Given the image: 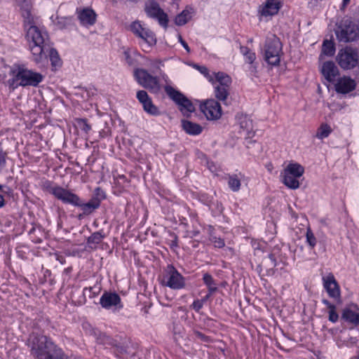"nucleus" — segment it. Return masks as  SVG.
Wrapping results in <instances>:
<instances>
[{
  "instance_id": "1",
  "label": "nucleus",
  "mask_w": 359,
  "mask_h": 359,
  "mask_svg": "<svg viewBox=\"0 0 359 359\" xmlns=\"http://www.w3.org/2000/svg\"><path fill=\"white\" fill-rule=\"evenodd\" d=\"M28 345L32 355L37 359H68L62 350L44 335L31 334Z\"/></svg>"
},
{
  "instance_id": "2",
  "label": "nucleus",
  "mask_w": 359,
  "mask_h": 359,
  "mask_svg": "<svg viewBox=\"0 0 359 359\" xmlns=\"http://www.w3.org/2000/svg\"><path fill=\"white\" fill-rule=\"evenodd\" d=\"M26 37L29 42V49L34 62L43 61L46 59L44 52L48 49L49 39L46 31L35 25L26 28Z\"/></svg>"
},
{
  "instance_id": "3",
  "label": "nucleus",
  "mask_w": 359,
  "mask_h": 359,
  "mask_svg": "<svg viewBox=\"0 0 359 359\" xmlns=\"http://www.w3.org/2000/svg\"><path fill=\"white\" fill-rule=\"evenodd\" d=\"M10 75L11 79L8 80L7 83L13 90L18 86H37L44 79L41 74L18 65L11 67Z\"/></svg>"
},
{
  "instance_id": "4",
  "label": "nucleus",
  "mask_w": 359,
  "mask_h": 359,
  "mask_svg": "<svg viewBox=\"0 0 359 359\" xmlns=\"http://www.w3.org/2000/svg\"><path fill=\"white\" fill-rule=\"evenodd\" d=\"M212 83L214 88L215 97L225 103L230 94V88L232 83L231 78L223 72H213Z\"/></svg>"
},
{
  "instance_id": "5",
  "label": "nucleus",
  "mask_w": 359,
  "mask_h": 359,
  "mask_svg": "<svg viewBox=\"0 0 359 359\" xmlns=\"http://www.w3.org/2000/svg\"><path fill=\"white\" fill-rule=\"evenodd\" d=\"M130 29L142 40L140 43L144 51H149L151 47L156 45V38L154 32L140 21H135L131 23Z\"/></svg>"
},
{
  "instance_id": "6",
  "label": "nucleus",
  "mask_w": 359,
  "mask_h": 359,
  "mask_svg": "<svg viewBox=\"0 0 359 359\" xmlns=\"http://www.w3.org/2000/svg\"><path fill=\"white\" fill-rule=\"evenodd\" d=\"M282 50L281 43L276 36H271L266 41L264 48V60L271 66H277L280 63Z\"/></svg>"
},
{
  "instance_id": "7",
  "label": "nucleus",
  "mask_w": 359,
  "mask_h": 359,
  "mask_svg": "<svg viewBox=\"0 0 359 359\" xmlns=\"http://www.w3.org/2000/svg\"><path fill=\"white\" fill-rule=\"evenodd\" d=\"M336 35L339 41H352L359 37V29L350 19L346 18L339 23Z\"/></svg>"
},
{
  "instance_id": "8",
  "label": "nucleus",
  "mask_w": 359,
  "mask_h": 359,
  "mask_svg": "<svg viewBox=\"0 0 359 359\" xmlns=\"http://www.w3.org/2000/svg\"><path fill=\"white\" fill-rule=\"evenodd\" d=\"M164 89L169 97L179 106V109L184 116H189L195 111L192 102L180 91L171 86H166Z\"/></svg>"
},
{
  "instance_id": "9",
  "label": "nucleus",
  "mask_w": 359,
  "mask_h": 359,
  "mask_svg": "<svg viewBox=\"0 0 359 359\" xmlns=\"http://www.w3.org/2000/svg\"><path fill=\"white\" fill-rule=\"evenodd\" d=\"M161 284L172 290H181L185 287V280L173 266L168 265L164 271Z\"/></svg>"
},
{
  "instance_id": "10",
  "label": "nucleus",
  "mask_w": 359,
  "mask_h": 359,
  "mask_svg": "<svg viewBox=\"0 0 359 359\" xmlns=\"http://www.w3.org/2000/svg\"><path fill=\"white\" fill-rule=\"evenodd\" d=\"M134 76L137 82L143 88L157 93L161 89L158 79L149 74L146 69L137 68L134 70Z\"/></svg>"
},
{
  "instance_id": "11",
  "label": "nucleus",
  "mask_w": 359,
  "mask_h": 359,
  "mask_svg": "<svg viewBox=\"0 0 359 359\" xmlns=\"http://www.w3.org/2000/svg\"><path fill=\"white\" fill-rule=\"evenodd\" d=\"M336 60L341 68L351 69L358 65L359 55L357 50L346 47L339 50Z\"/></svg>"
},
{
  "instance_id": "12",
  "label": "nucleus",
  "mask_w": 359,
  "mask_h": 359,
  "mask_svg": "<svg viewBox=\"0 0 359 359\" xmlns=\"http://www.w3.org/2000/svg\"><path fill=\"white\" fill-rule=\"evenodd\" d=\"M50 192L64 203L71 204L74 206L80 205L79 197L69 189L55 186L50 188Z\"/></svg>"
},
{
  "instance_id": "13",
  "label": "nucleus",
  "mask_w": 359,
  "mask_h": 359,
  "mask_svg": "<svg viewBox=\"0 0 359 359\" xmlns=\"http://www.w3.org/2000/svg\"><path fill=\"white\" fill-rule=\"evenodd\" d=\"M200 109L208 120H217L222 114L220 104L214 99L204 101L201 104Z\"/></svg>"
},
{
  "instance_id": "14",
  "label": "nucleus",
  "mask_w": 359,
  "mask_h": 359,
  "mask_svg": "<svg viewBox=\"0 0 359 359\" xmlns=\"http://www.w3.org/2000/svg\"><path fill=\"white\" fill-rule=\"evenodd\" d=\"M145 11L148 16L156 19L162 27L164 28L168 27V15L157 2L154 0L147 1L145 4Z\"/></svg>"
},
{
  "instance_id": "15",
  "label": "nucleus",
  "mask_w": 359,
  "mask_h": 359,
  "mask_svg": "<svg viewBox=\"0 0 359 359\" xmlns=\"http://www.w3.org/2000/svg\"><path fill=\"white\" fill-rule=\"evenodd\" d=\"M102 307L112 311H117L123 307L119 295L115 292H104L100 299Z\"/></svg>"
},
{
  "instance_id": "16",
  "label": "nucleus",
  "mask_w": 359,
  "mask_h": 359,
  "mask_svg": "<svg viewBox=\"0 0 359 359\" xmlns=\"http://www.w3.org/2000/svg\"><path fill=\"white\" fill-rule=\"evenodd\" d=\"M281 7L280 0H266L258 9L260 18H268L276 15Z\"/></svg>"
},
{
  "instance_id": "17",
  "label": "nucleus",
  "mask_w": 359,
  "mask_h": 359,
  "mask_svg": "<svg viewBox=\"0 0 359 359\" xmlns=\"http://www.w3.org/2000/svg\"><path fill=\"white\" fill-rule=\"evenodd\" d=\"M323 287L329 296L334 299L340 297L339 286L332 273H328L322 278Z\"/></svg>"
},
{
  "instance_id": "18",
  "label": "nucleus",
  "mask_w": 359,
  "mask_h": 359,
  "mask_svg": "<svg viewBox=\"0 0 359 359\" xmlns=\"http://www.w3.org/2000/svg\"><path fill=\"white\" fill-rule=\"evenodd\" d=\"M137 99L142 104L143 109L147 113L153 116L160 115L158 109L153 104L151 99L145 90L137 91Z\"/></svg>"
},
{
  "instance_id": "19",
  "label": "nucleus",
  "mask_w": 359,
  "mask_h": 359,
  "mask_svg": "<svg viewBox=\"0 0 359 359\" xmlns=\"http://www.w3.org/2000/svg\"><path fill=\"white\" fill-rule=\"evenodd\" d=\"M341 318L348 323L359 325V307L355 304L346 305L343 309Z\"/></svg>"
},
{
  "instance_id": "20",
  "label": "nucleus",
  "mask_w": 359,
  "mask_h": 359,
  "mask_svg": "<svg viewBox=\"0 0 359 359\" xmlns=\"http://www.w3.org/2000/svg\"><path fill=\"white\" fill-rule=\"evenodd\" d=\"M355 80L346 76L338 79L334 84L336 92L341 94L348 93L355 90Z\"/></svg>"
},
{
  "instance_id": "21",
  "label": "nucleus",
  "mask_w": 359,
  "mask_h": 359,
  "mask_svg": "<svg viewBox=\"0 0 359 359\" xmlns=\"http://www.w3.org/2000/svg\"><path fill=\"white\" fill-rule=\"evenodd\" d=\"M78 18L80 23L85 27L93 25L96 22L97 15L95 11L89 8L77 10Z\"/></svg>"
},
{
  "instance_id": "22",
  "label": "nucleus",
  "mask_w": 359,
  "mask_h": 359,
  "mask_svg": "<svg viewBox=\"0 0 359 359\" xmlns=\"http://www.w3.org/2000/svg\"><path fill=\"white\" fill-rule=\"evenodd\" d=\"M321 73L326 80L333 82L335 77L339 74V69L332 61L325 62L321 67Z\"/></svg>"
},
{
  "instance_id": "23",
  "label": "nucleus",
  "mask_w": 359,
  "mask_h": 359,
  "mask_svg": "<svg viewBox=\"0 0 359 359\" xmlns=\"http://www.w3.org/2000/svg\"><path fill=\"white\" fill-rule=\"evenodd\" d=\"M240 134L245 138H251L255 135L252 121L247 116H243L240 119Z\"/></svg>"
},
{
  "instance_id": "24",
  "label": "nucleus",
  "mask_w": 359,
  "mask_h": 359,
  "mask_svg": "<svg viewBox=\"0 0 359 359\" xmlns=\"http://www.w3.org/2000/svg\"><path fill=\"white\" fill-rule=\"evenodd\" d=\"M46 59L43 61L35 62L36 64H39L41 66H45L48 63V57H50V60L53 67H57L60 65V59L57 50L50 45H48V49L44 52Z\"/></svg>"
},
{
  "instance_id": "25",
  "label": "nucleus",
  "mask_w": 359,
  "mask_h": 359,
  "mask_svg": "<svg viewBox=\"0 0 359 359\" xmlns=\"http://www.w3.org/2000/svg\"><path fill=\"white\" fill-rule=\"evenodd\" d=\"M182 126L184 131L191 135H198L203 130L202 126L199 124L187 120L182 121Z\"/></svg>"
},
{
  "instance_id": "26",
  "label": "nucleus",
  "mask_w": 359,
  "mask_h": 359,
  "mask_svg": "<svg viewBox=\"0 0 359 359\" xmlns=\"http://www.w3.org/2000/svg\"><path fill=\"white\" fill-rule=\"evenodd\" d=\"M194 9L191 7H187L180 14H178L175 20V22L178 26H182L187 24L192 18Z\"/></svg>"
},
{
  "instance_id": "27",
  "label": "nucleus",
  "mask_w": 359,
  "mask_h": 359,
  "mask_svg": "<svg viewBox=\"0 0 359 359\" xmlns=\"http://www.w3.org/2000/svg\"><path fill=\"white\" fill-rule=\"evenodd\" d=\"M290 175L300 177L304 172V168L302 165L297 163H290L283 171Z\"/></svg>"
},
{
  "instance_id": "28",
  "label": "nucleus",
  "mask_w": 359,
  "mask_h": 359,
  "mask_svg": "<svg viewBox=\"0 0 359 359\" xmlns=\"http://www.w3.org/2000/svg\"><path fill=\"white\" fill-rule=\"evenodd\" d=\"M280 177L282 178V182L288 188L291 189H297L299 187L300 184L297 180L299 177L288 175L283 172L280 173Z\"/></svg>"
},
{
  "instance_id": "29",
  "label": "nucleus",
  "mask_w": 359,
  "mask_h": 359,
  "mask_svg": "<svg viewBox=\"0 0 359 359\" xmlns=\"http://www.w3.org/2000/svg\"><path fill=\"white\" fill-rule=\"evenodd\" d=\"M241 177L242 175L241 173L238 175L235 174L229 176L228 185L231 191L236 192L240 189L241 185Z\"/></svg>"
},
{
  "instance_id": "30",
  "label": "nucleus",
  "mask_w": 359,
  "mask_h": 359,
  "mask_svg": "<svg viewBox=\"0 0 359 359\" xmlns=\"http://www.w3.org/2000/svg\"><path fill=\"white\" fill-rule=\"evenodd\" d=\"M332 132V129L330 125L327 123H322L319 126L317 130L316 137L318 140H323L327 137Z\"/></svg>"
},
{
  "instance_id": "31",
  "label": "nucleus",
  "mask_w": 359,
  "mask_h": 359,
  "mask_svg": "<svg viewBox=\"0 0 359 359\" xmlns=\"http://www.w3.org/2000/svg\"><path fill=\"white\" fill-rule=\"evenodd\" d=\"M203 280L210 293H214L217 290V284L211 275L209 273H204Z\"/></svg>"
},
{
  "instance_id": "32",
  "label": "nucleus",
  "mask_w": 359,
  "mask_h": 359,
  "mask_svg": "<svg viewBox=\"0 0 359 359\" xmlns=\"http://www.w3.org/2000/svg\"><path fill=\"white\" fill-rule=\"evenodd\" d=\"M335 48L334 43L330 41H325L323 47H322V53L320 56V58L322 59L323 55L327 56H332L334 54Z\"/></svg>"
},
{
  "instance_id": "33",
  "label": "nucleus",
  "mask_w": 359,
  "mask_h": 359,
  "mask_svg": "<svg viewBox=\"0 0 359 359\" xmlns=\"http://www.w3.org/2000/svg\"><path fill=\"white\" fill-rule=\"evenodd\" d=\"M240 50H241V53L245 57V62L250 65L252 64L256 59L255 53H253L252 51H251L246 46H241Z\"/></svg>"
},
{
  "instance_id": "34",
  "label": "nucleus",
  "mask_w": 359,
  "mask_h": 359,
  "mask_svg": "<svg viewBox=\"0 0 359 359\" xmlns=\"http://www.w3.org/2000/svg\"><path fill=\"white\" fill-rule=\"evenodd\" d=\"M22 15L25 20V28L29 27L30 25H33L34 18L30 13L28 6H27L26 8L22 9Z\"/></svg>"
},
{
  "instance_id": "35",
  "label": "nucleus",
  "mask_w": 359,
  "mask_h": 359,
  "mask_svg": "<svg viewBox=\"0 0 359 359\" xmlns=\"http://www.w3.org/2000/svg\"><path fill=\"white\" fill-rule=\"evenodd\" d=\"M54 22L59 29H64L71 24L72 18L69 17H57Z\"/></svg>"
},
{
  "instance_id": "36",
  "label": "nucleus",
  "mask_w": 359,
  "mask_h": 359,
  "mask_svg": "<svg viewBox=\"0 0 359 359\" xmlns=\"http://www.w3.org/2000/svg\"><path fill=\"white\" fill-rule=\"evenodd\" d=\"M306 239L307 244L311 248H313L316 245V238L310 228L306 229Z\"/></svg>"
},
{
  "instance_id": "37",
  "label": "nucleus",
  "mask_w": 359,
  "mask_h": 359,
  "mask_svg": "<svg viewBox=\"0 0 359 359\" xmlns=\"http://www.w3.org/2000/svg\"><path fill=\"white\" fill-rule=\"evenodd\" d=\"M78 206L81 207L82 210L84 212V213H90L93 210L96 209L99 206L98 203H82L80 201V205Z\"/></svg>"
},
{
  "instance_id": "38",
  "label": "nucleus",
  "mask_w": 359,
  "mask_h": 359,
  "mask_svg": "<svg viewBox=\"0 0 359 359\" xmlns=\"http://www.w3.org/2000/svg\"><path fill=\"white\" fill-rule=\"evenodd\" d=\"M194 68L196 69L201 74H202L208 81H212L213 72L210 73L208 69L205 66H200L198 65H194Z\"/></svg>"
},
{
  "instance_id": "39",
  "label": "nucleus",
  "mask_w": 359,
  "mask_h": 359,
  "mask_svg": "<svg viewBox=\"0 0 359 359\" xmlns=\"http://www.w3.org/2000/svg\"><path fill=\"white\" fill-rule=\"evenodd\" d=\"M103 238H104V236L102 234V233L97 231V232L93 233L88 238V244H99L100 243L102 242Z\"/></svg>"
},
{
  "instance_id": "40",
  "label": "nucleus",
  "mask_w": 359,
  "mask_h": 359,
  "mask_svg": "<svg viewBox=\"0 0 359 359\" xmlns=\"http://www.w3.org/2000/svg\"><path fill=\"white\" fill-rule=\"evenodd\" d=\"M123 55L124 57V60L128 65H134V59L131 55L130 50L128 48H123Z\"/></svg>"
},
{
  "instance_id": "41",
  "label": "nucleus",
  "mask_w": 359,
  "mask_h": 359,
  "mask_svg": "<svg viewBox=\"0 0 359 359\" xmlns=\"http://www.w3.org/2000/svg\"><path fill=\"white\" fill-rule=\"evenodd\" d=\"M78 125L80 127V128L84 131L85 133H88L90 129H91V127L87 123L86 120L85 119H79L78 121Z\"/></svg>"
},
{
  "instance_id": "42",
  "label": "nucleus",
  "mask_w": 359,
  "mask_h": 359,
  "mask_svg": "<svg viewBox=\"0 0 359 359\" xmlns=\"http://www.w3.org/2000/svg\"><path fill=\"white\" fill-rule=\"evenodd\" d=\"M328 318L332 323H336L339 319V315L336 311V309H332L328 311Z\"/></svg>"
},
{
  "instance_id": "43",
  "label": "nucleus",
  "mask_w": 359,
  "mask_h": 359,
  "mask_svg": "<svg viewBox=\"0 0 359 359\" xmlns=\"http://www.w3.org/2000/svg\"><path fill=\"white\" fill-rule=\"evenodd\" d=\"M210 241L216 248H221L224 246V241L220 238L212 236Z\"/></svg>"
},
{
  "instance_id": "44",
  "label": "nucleus",
  "mask_w": 359,
  "mask_h": 359,
  "mask_svg": "<svg viewBox=\"0 0 359 359\" xmlns=\"http://www.w3.org/2000/svg\"><path fill=\"white\" fill-rule=\"evenodd\" d=\"M203 304H204L203 301H201V299H197L193 302L191 307L196 311L198 312L202 309Z\"/></svg>"
},
{
  "instance_id": "45",
  "label": "nucleus",
  "mask_w": 359,
  "mask_h": 359,
  "mask_svg": "<svg viewBox=\"0 0 359 359\" xmlns=\"http://www.w3.org/2000/svg\"><path fill=\"white\" fill-rule=\"evenodd\" d=\"M266 261L270 262V264H269V266L275 267L276 266V260L275 259V257L272 254H269L268 255Z\"/></svg>"
},
{
  "instance_id": "46",
  "label": "nucleus",
  "mask_w": 359,
  "mask_h": 359,
  "mask_svg": "<svg viewBox=\"0 0 359 359\" xmlns=\"http://www.w3.org/2000/svg\"><path fill=\"white\" fill-rule=\"evenodd\" d=\"M179 42L182 44V46L184 48L187 53L190 52V48L188 44L182 39L181 35H178Z\"/></svg>"
},
{
  "instance_id": "47",
  "label": "nucleus",
  "mask_w": 359,
  "mask_h": 359,
  "mask_svg": "<svg viewBox=\"0 0 359 359\" xmlns=\"http://www.w3.org/2000/svg\"><path fill=\"white\" fill-rule=\"evenodd\" d=\"M323 303L327 306V309L330 310V309H336V306L331 304L328 300L327 299H323Z\"/></svg>"
},
{
  "instance_id": "48",
  "label": "nucleus",
  "mask_w": 359,
  "mask_h": 359,
  "mask_svg": "<svg viewBox=\"0 0 359 359\" xmlns=\"http://www.w3.org/2000/svg\"><path fill=\"white\" fill-rule=\"evenodd\" d=\"M124 353H126V350L123 348H117L116 350V353L118 357H121Z\"/></svg>"
},
{
  "instance_id": "49",
  "label": "nucleus",
  "mask_w": 359,
  "mask_h": 359,
  "mask_svg": "<svg viewBox=\"0 0 359 359\" xmlns=\"http://www.w3.org/2000/svg\"><path fill=\"white\" fill-rule=\"evenodd\" d=\"M3 186L0 184V191H2ZM5 204L4 198L1 194H0V208Z\"/></svg>"
},
{
  "instance_id": "50",
  "label": "nucleus",
  "mask_w": 359,
  "mask_h": 359,
  "mask_svg": "<svg viewBox=\"0 0 359 359\" xmlns=\"http://www.w3.org/2000/svg\"><path fill=\"white\" fill-rule=\"evenodd\" d=\"M161 78H162V79H163V80H164V81H165V83H166V85L165 86V87L166 86H170V79H169L168 76L166 74H161Z\"/></svg>"
},
{
  "instance_id": "51",
  "label": "nucleus",
  "mask_w": 359,
  "mask_h": 359,
  "mask_svg": "<svg viewBox=\"0 0 359 359\" xmlns=\"http://www.w3.org/2000/svg\"><path fill=\"white\" fill-rule=\"evenodd\" d=\"M208 168L211 172H217V168H215V166L213 165L212 163H208Z\"/></svg>"
},
{
  "instance_id": "52",
  "label": "nucleus",
  "mask_w": 359,
  "mask_h": 359,
  "mask_svg": "<svg viewBox=\"0 0 359 359\" xmlns=\"http://www.w3.org/2000/svg\"><path fill=\"white\" fill-rule=\"evenodd\" d=\"M253 245H254V249L257 253L259 252V251H262V250H261L262 245H260L259 243H255Z\"/></svg>"
},
{
  "instance_id": "53",
  "label": "nucleus",
  "mask_w": 359,
  "mask_h": 359,
  "mask_svg": "<svg viewBox=\"0 0 359 359\" xmlns=\"http://www.w3.org/2000/svg\"><path fill=\"white\" fill-rule=\"evenodd\" d=\"M212 293H208L206 296H205L202 299H201V301H203V303H205L209 298L211 296Z\"/></svg>"
},
{
  "instance_id": "54",
  "label": "nucleus",
  "mask_w": 359,
  "mask_h": 359,
  "mask_svg": "<svg viewBox=\"0 0 359 359\" xmlns=\"http://www.w3.org/2000/svg\"><path fill=\"white\" fill-rule=\"evenodd\" d=\"M196 334L198 337H200V338H201V339L203 337V334H201V333H200V332H196Z\"/></svg>"
},
{
  "instance_id": "55",
  "label": "nucleus",
  "mask_w": 359,
  "mask_h": 359,
  "mask_svg": "<svg viewBox=\"0 0 359 359\" xmlns=\"http://www.w3.org/2000/svg\"><path fill=\"white\" fill-rule=\"evenodd\" d=\"M350 0H343L344 5H346L349 3Z\"/></svg>"
},
{
  "instance_id": "56",
  "label": "nucleus",
  "mask_w": 359,
  "mask_h": 359,
  "mask_svg": "<svg viewBox=\"0 0 359 359\" xmlns=\"http://www.w3.org/2000/svg\"><path fill=\"white\" fill-rule=\"evenodd\" d=\"M18 2L25 1V0H17Z\"/></svg>"
}]
</instances>
